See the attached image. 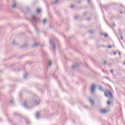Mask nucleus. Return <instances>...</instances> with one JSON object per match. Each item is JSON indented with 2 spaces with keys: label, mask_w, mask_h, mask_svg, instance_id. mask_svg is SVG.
<instances>
[{
  "label": "nucleus",
  "mask_w": 125,
  "mask_h": 125,
  "mask_svg": "<svg viewBox=\"0 0 125 125\" xmlns=\"http://www.w3.org/2000/svg\"><path fill=\"white\" fill-rule=\"evenodd\" d=\"M104 95L105 96H106V97H108V96H110V98L111 99H113V95H112V93H111V92H110V91L109 90H106L105 93H104Z\"/></svg>",
  "instance_id": "1"
},
{
  "label": "nucleus",
  "mask_w": 125,
  "mask_h": 125,
  "mask_svg": "<svg viewBox=\"0 0 125 125\" xmlns=\"http://www.w3.org/2000/svg\"><path fill=\"white\" fill-rule=\"evenodd\" d=\"M95 90V84H93L91 86V92H93Z\"/></svg>",
  "instance_id": "2"
},
{
  "label": "nucleus",
  "mask_w": 125,
  "mask_h": 125,
  "mask_svg": "<svg viewBox=\"0 0 125 125\" xmlns=\"http://www.w3.org/2000/svg\"><path fill=\"white\" fill-rule=\"evenodd\" d=\"M107 112H108V110H107L105 109H102V110H101V112L102 114H105V113H107Z\"/></svg>",
  "instance_id": "3"
},
{
  "label": "nucleus",
  "mask_w": 125,
  "mask_h": 125,
  "mask_svg": "<svg viewBox=\"0 0 125 125\" xmlns=\"http://www.w3.org/2000/svg\"><path fill=\"white\" fill-rule=\"evenodd\" d=\"M107 105H110L111 104V101H108L107 103Z\"/></svg>",
  "instance_id": "4"
},
{
  "label": "nucleus",
  "mask_w": 125,
  "mask_h": 125,
  "mask_svg": "<svg viewBox=\"0 0 125 125\" xmlns=\"http://www.w3.org/2000/svg\"><path fill=\"white\" fill-rule=\"evenodd\" d=\"M37 11L38 13H40V12H41V9H37Z\"/></svg>",
  "instance_id": "5"
},
{
  "label": "nucleus",
  "mask_w": 125,
  "mask_h": 125,
  "mask_svg": "<svg viewBox=\"0 0 125 125\" xmlns=\"http://www.w3.org/2000/svg\"><path fill=\"white\" fill-rule=\"evenodd\" d=\"M104 37L107 38L108 37V35H107V34H104Z\"/></svg>",
  "instance_id": "6"
},
{
  "label": "nucleus",
  "mask_w": 125,
  "mask_h": 125,
  "mask_svg": "<svg viewBox=\"0 0 125 125\" xmlns=\"http://www.w3.org/2000/svg\"><path fill=\"white\" fill-rule=\"evenodd\" d=\"M46 22V20H44L43 21V23H45Z\"/></svg>",
  "instance_id": "7"
},
{
  "label": "nucleus",
  "mask_w": 125,
  "mask_h": 125,
  "mask_svg": "<svg viewBox=\"0 0 125 125\" xmlns=\"http://www.w3.org/2000/svg\"><path fill=\"white\" fill-rule=\"evenodd\" d=\"M108 48H112V46L109 45V46H108Z\"/></svg>",
  "instance_id": "8"
},
{
  "label": "nucleus",
  "mask_w": 125,
  "mask_h": 125,
  "mask_svg": "<svg viewBox=\"0 0 125 125\" xmlns=\"http://www.w3.org/2000/svg\"><path fill=\"white\" fill-rule=\"evenodd\" d=\"M90 102H91V103L92 104H93V101L91 100V101H90Z\"/></svg>",
  "instance_id": "9"
},
{
  "label": "nucleus",
  "mask_w": 125,
  "mask_h": 125,
  "mask_svg": "<svg viewBox=\"0 0 125 125\" xmlns=\"http://www.w3.org/2000/svg\"><path fill=\"white\" fill-rule=\"evenodd\" d=\"M50 65H51V62H49V66H50Z\"/></svg>",
  "instance_id": "10"
},
{
  "label": "nucleus",
  "mask_w": 125,
  "mask_h": 125,
  "mask_svg": "<svg viewBox=\"0 0 125 125\" xmlns=\"http://www.w3.org/2000/svg\"><path fill=\"white\" fill-rule=\"evenodd\" d=\"M121 40H124V37H123V36H121Z\"/></svg>",
  "instance_id": "11"
},
{
  "label": "nucleus",
  "mask_w": 125,
  "mask_h": 125,
  "mask_svg": "<svg viewBox=\"0 0 125 125\" xmlns=\"http://www.w3.org/2000/svg\"><path fill=\"white\" fill-rule=\"evenodd\" d=\"M114 55H116V54H117V52H114Z\"/></svg>",
  "instance_id": "12"
},
{
  "label": "nucleus",
  "mask_w": 125,
  "mask_h": 125,
  "mask_svg": "<svg viewBox=\"0 0 125 125\" xmlns=\"http://www.w3.org/2000/svg\"><path fill=\"white\" fill-rule=\"evenodd\" d=\"M15 6H16V5L15 4H14V5H13V7H15Z\"/></svg>",
  "instance_id": "13"
},
{
  "label": "nucleus",
  "mask_w": 125,
  "mask_h": 125,
  "mask_svg": "<svg viewBox=\"0 0 125 125\" xmlns=\"http://www.w3.org/2000/svg\"><path fill=\"white\" fill-rule=\"evenodd\" d=\"M104 63L107 64V62L106 61H104Z\"/></svg>",
  "instance_id": "14"
},
{
  "label": "nucleus",
  "mask_w": 125,
  "mask_h": 125,
  "mask_svg": "<svg viewBox=\"0 0 125 125\" xmlns=\"http://www.w3.org/2000/svg\"><path fill=\"white\" fill-rule=\"evenodd\" d=\"M57 1H58V0H56L55 1V3H56V2H57Z\"/></svg>",
  "instance_id": "15"
},
{
  "label": "nucleus",
  "mask_w": 125,
  "mask_h": 125,
  "mask_svg": "<svg viewBox=\"0 0 125 125\" xmlns=\"http://www.w3.org/2000/svg\"><path fill=\"white\" fill-rule=\"evenodd\" d=\"M110 72H111V73H113V70H110Z\"/></svg>",
  "instance_id": "16"
},
{
  "label": "nucleus",
  "mask_w": 125,
  "mask_h": 125,
  "mask_svg": "<svg viewBox=\"0 0 125 125\" xmlns=\"http://www.w3.org/2000/svg\"><path fill=\"white\" fill-rule=\"evenodd\" d=\"M33 19H35V17H34V16H33Z\"/></svg>",
  "instance_id": "17"
},
{
  "label": "nucleus",
  "mask_w": 125,
  "mask_h": 125,
  "mask_svg": "<svg viewBox=\"0 0 125 125\" xmlns=\"http://www.w3.org/2000/svg\"><path fill=\"white\" fill-rule=\"evenodd\" d=\"M119 55H121V53H119Z\"/></svg>",
  "instance_id": "18"
}]
</instances>
